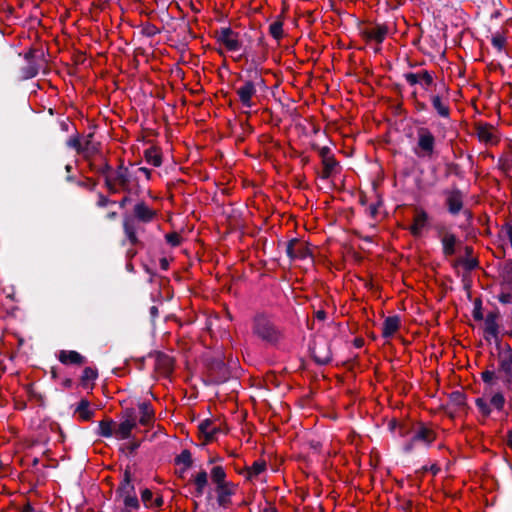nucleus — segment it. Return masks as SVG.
I'll return each mask as SVG.
<instances>
[{
	"mask_svg": "<svg viewBox=\"0 0 512 512\" xmlns=\"http://www.w3.org/2000/svg\"><path fill=\"white\" fill-rule=\"evenodd\" d=\"M396 428L398 429L399 436H409V440L403 445V451L406 453H409L420 446L428 447L434 442L436 438L435 432L422 423H417L414 425L403 424L399 426L396 424L391 425V429Z\"/></svg>",
	"mask_w": 512,
	"mask_h": 512,
	"instance_id": "obj_1",
	"label": "nucleus"
},
{
	"mask_svg": "<svg viewBox=\"0 0 512 512\" xmlns=\"http://www.w3.org/2000/svg\"><path fill=\"white\" fill-rule=\"evenodd\" d=\"M253 331L255 335L267 342L272 343L279 339V332L273 326L270 320L263 315H258L255 317Z\"/></svg>",
	"mask_w": 512,
	"mask_h": 512,
	"instance_id": "obj_2",
	"label": "nucleus"
},
{
	"mask_svg": "<svg viewBox=\"0 0 512 512\" xmlns=\"http://www.w3.org/2000/svg\"><path fill=\"white\" fill-rule=\"evenodd\" d=\"M435 137L427 128L417 131V148L415 153L420 157H430L434 152Z\"/></svg>",
	"mask_w": 512,
	"mask_h": 512,
	"instance_id": "obj_3",
	"label": "nucleus"
},
{
	"mask_svg": "<svg viewBox=\"0 0 512 512\" xmlns=\"http://www.w3.org/2000/svg\"><path fill=\"white\" fill-rule=\"evenodd\" d=\"M217 39L228 51L236 52L241 49L239 34L228 27L221 28L217 32Z\"/></svg>",
	"mask_w": 512,
	"mask_h": 512,
	"instance_id": "obj_4",
	"label": "nucleus"
},
{
	"mask_svg": "<svg viewBox=\"0 0 512 512\" xmlns=\"http://www.w3.org/2000/svg\"><path fill=\"white\" fill-rule=\"evenodd\" d=\"M135 427L136 419L134 416V411L130 410L127 412V416L122 422L116 423L115 438L118 440L128 439L131 435V431Z\"/></svg>",
	"mask_w": 512,
	"mask_h": 512,
	"instance_id": "obj_5",
	"label": "nucleus"
},
{
	"mask_svg": "<svg viewBox=\"0 0 512 512\" xmlns=\"http://www.w3.org/2000/svg\"><path fill=\"white\" fill-rule=\"evenodd\" d=\"M236 93L244 107L251 108L253 106L252 98L256 94V87L253 82L246 81L241 87L237 88Z\"/></svg>",
	"mask_w": 512,
	"mask_h": 512,
	"instance_id": "obj_6",
	"label": "nucleus"
},
{
	"mask_svg": "<svg viewBox=\"0 0 512 512\" xmlns=\"http://www.w3.org/2000/svg\"><path fill=\"white\" fill-rule=\"evenodd\" d=\"M237 486L232 482L216 486L217 501L220 506H227L231 502V496L236 493Z\"/></svg>",
	"mask_w": 512,
	"mask_h": 512,
	"instance_id": "obj_7",
	"label": "nucleus"
},
{
	"mask_svg": "<svg viewBox=\"0 0 512 512\" xmlns=\"http://www.w3.org/2000/svg\"><path fill=\"white\" fill-rule=\"evenodd\" d=\"M429 216L423 209H416L413 224L410 227V231L414 236L421 235L423 229L428 224Z\"/></svg>",
	"mask_w": 512,
	"mask_h": 512,
	"instance_id": "obj_8",
	"label": "nucleus"
},
{
	"mask_svg": "<svg viewBox=\"0 0 512 512\" xmlns=\"http://www.w3.org/2000/svg\"><path fill=\"white\" fill-rule=\"evenodd\" d=\"M266 468V461L259 459L253 462L251 466L246 467L243 475L247 480L254 481L266 471Z\"/></svg>",
	"mask_w": 512,
	"mask_h": 512,
	"instance_id": "obj_9",
	"label": "nucleus"
},
{
	"mask_svg": "<svg viewBox=\"0 0 512 512\" xmlns=\"http://www.w3.org/2000/svg\"><path fill=\"white\" fill-rule=\"evenodd\" d=\"M58 360L65 365H81L85 362V358L73 350H61L58 353Z\"/></svg>",
	"mask_w": 512,
	"mask_h": 512,
	"instance_id": "obj_10",
	"label": "nucleus"
},
{
	"mask_svg": "<svg viewBox=\"0 0 512 512\" xmlns=\"http://www.w3.org/2000/svg\"><path fill=\"white\" fill-rule=\"evenodd\" d=\"M498 314L497 313H489L484 321V333L485 337L488 338H497L498 336Z\"/></svg>",
	"mask_w": 512,
	"mask_h": 512,
	"instance_id": "obj_11",
	"label": "nucleus"
},
{
	"mask_svg": "<svg viewBox=\"0 0 512 512\" xmlns=\"http://www.w3.org/2000/svg\"><path fill=\"white\" fill-rule=\"evenodd\" d=\"M449 212L457 214L463 206V197L459 191H450L447 194L446 199Z\"/></svg>",
	"mask_w": 512,
	"mask_h": 512,
	"instance_id": "obj_12",
	"label": "nucleus"
},
{
	"mask_svg": "<svg viewBox=\"0 0 512 512\" xmlns=\"http://www.w3.org/2000/svg\"><path fill=\"white\" fill-rule=\"evenodd\" d=\"M400 327V318L398 316H390L384 320L382 335L384 338L392 337Z\"/></svg>",
	"mask_w": 512,
	"mask_h": 512,
	"instance_id": "obj_13",
	"label": "nucleus"
},
{
	"mask_svg": "<svg viewBox=\"0 0 512 512\" xmlns=\"http://www.w3.org/2000/svg\"><path fill=\"white\" fill-rule=\"evenodd\" d=\"M139 408V423L143 426H148L154 421V410L147 402H142L138 405Z\"/></svg>",
	"mask_w": 512,
	"mask_h": 512,
	"instance_id": "obj_14",
	"label": "nucleus"
},
{
	"mask_svg": "<svg viewBox=\"0 0 512 512\" xmlns=\"http://www.w3.org/2000/svg\"><path fill=\"white\" fill-rule=\"evenodd\" d=\"M405 79L410 85L420 83L428 86L433 81L432 76L427 71H422L420 73H407L405 74Z\"/></svg>",
	"mask_w": 512,
	"mask_h": 512,
	"instance_id": "obj_15",
	"label": "nucleus"
},
{
	"mask_svg": "<svg viewBox=\"0 0 512 512\" xmlns=\"http://www.w3.org/2000/svg\"><path fill=\"white\" fill-rule=\"evenodd\" d=\"M199 431L203 434L206 441H212L215 438V435L219 432V428L211 421L205 420L200 423Z\"/></svg>",
	"mask_w": 512,
	"mask_h": 512,
	"instance_id": "obj_16",
	"label": "nucleus"
},
{
	"mask_svg": "<svg viewBox=\"0 0 512 512\" xmlns=\"http://www.w3.org/2000/svg\"><path fill=\"white\" fill-rule=\"evenodd\" d=\"M134 213L135 216L143 222L151 221L155 215L154 211L144 203L137 204L134 208Z\"/></svg>",
	"mask_w": 512,
	"mask_h": 512,
	"instance_id": "obj_17",
	"label": "nucleus"
},
{
	"mask_svg": "<svg viewBox=\"0 0 512 512\" xmlns=\"http://www.w3.org/2000/svg\"><path fill=\"white\" fill-rule=\"evenodd\" d=\"M477 135L479 140L484 143L496 142L495 130L492 126H479L477 128Z\"/></svg>",
	"mask_w": 512,
	"mask_h": 512,
	"instance_id": "obj_18",
	"label": "nucleus"
},
{
	"mask_svg": "<svg viewBox=\"0 0 512 512\" xmlns=\"http://www.w3.org/2000/svg\"><path fill=\"white\" fill-rule=\"evenodd\" d=\"M116 422L111 419L102 420L98 426V434L102 437H115Z\"/></svg>",
	"mask_w": 512,
	"mask_h": 512,
	"instance_id": "obj_19",
	"label": "nucleus"
},
{
	"mask_svg": "<svg viewBox=\"0 0 512 512\" xmlns=\"http://www.w3.org/2000/svg\"><path fill=\"white\" fill-rule=\"evenodd\" d=\"M197 495H202L208 485V474L205 470L198 472L193 479Z\"/></svg>",
	"mask_w": 512,
	"mask_h": 512,
	"instance_id": "obj_20",
	"label": "nucleus"
},
{
	"mask_svg": "<svg viewBox=\"0 0 512 512\" xmlns=\"http://www.w3.org/2000/svg\"><path fill=\"white\" fill-rule=\"evenodd\" d=\"M322 177L329 178L335 172L337 162L332 155H324Z\"/></svg>",
	"mask_w": 512,
	"mask_h": 512,
	"instance_id": "obj_21",
	"label": "nucleus"
},
{
	"mask_svg": "<svg viewBox=\"0 0 512 512\" xmlns=\"http://www.w3.org/2000/svg\"><path fill=\"white\" fill-rule=\"evenodd\" d=\"M443 252L445 255H452L455 252L456 237L451 233L443 234L441 238Z\"/></svg>",
	"mask_w": 512,
	"mask_h": 512,
	"instance_id": "obj_22",
	"label": "nucleus"
},
{
	"mask_svg": "<svg viewBox=\"0 0 512 512\" xmlns=\"http://www.w3.org/2000/svg\"><path fill=\"white\" fill-rule=\"evenodd\" d=\"M431 101H432V105H433L434 109L437 111V113L441 117L449 116V113H450L449 107H448L447 103L445 101H443L440 96H438V95L432 96Z\"/></svg>",
	"mask_w": 512,
	"mask_h": 512,
	"instance_id": "obj_23",
	"label": "nucleus"
},
{
	"mask_svg": "<svg viewBox=\"0 0 512 512\" xmlns=\"http://www.w3.org/2000/svg\"><path fill=\"white\" fill-rule=\"evenodd\" d=\"M210 475L216 486L228 483L226 481V472L222 466H214L210 471Z\"/></svg>",
	"mask_w": 512,
	"mask_h": 512,
	"instance_id": "obj_24",
	"label": "nucleus"
},
{
	"mask_svg": "<svg viewBox=\"0 0 512 512\" xmlns=\"http://www.w3.org/2000/svg\"><path fill=\"white\" fill-rule=\"evenodd\" d=\"M178 466H182V472H185L192 465V455L190 451L183 450L175 459Z\"/></svg>",
	"mask_w": 512,
	"mask_h": 512,
	"instance_id": "obj_25",
	"label": "nucleus"
},
{
	"mask_svg": "<svg viewBox=\"0 0 512 512\" xmlns=\"http://www.w3.org/2000/svg\"><path fill=\"white\" fill-rule=\"evenodd\" d=\"M124 231L131 244L137 243L136 226L132 219L128 218L124 221Z\"/></svg>",
	"mask_w": 512,
	"mask_h": 512,
	"instance_id": "obj_26",
	"label": "nucleus"
},
{
	"mask_svg": "<svg viewBox=\"0 0 512 512\" xmlns=\"http://www.w3.org/2000/svg\"><path fill=\"white\" fill-rule=\"evenodd\" d=\"M300 242L298 240H292L289 242L288 246H287V254L289 255L290 258H301V259H304L306 257H308V252L306 251L305 253H300L298 254V250L300 248Z\"/></svg>",
	"mask_w": 512,
	"mask_h": 512,
	"instance_id": "obj_27",
	"label": "nucleus"
},
{
	"mask_svg": "<svg viewBox=\"0 0 512 512\" xmlns=\"http://www.w3.org/2000/svg\"><path fill=\"white\" fill-rule=\"evenodd\" d=\"M76 412L78 413L79 417L84 421L90 420L94 413L93 410L90 409L88 401L85 400H82L79 403Z\"/></svg>",
	"mask_w": 512,
	"mask_h": 512,
	"instance_id": "obj_28",
	"label": "nucleus"
},
{
	"mask_svg": "<svg viewBox=\"0 0 512 512\" xmlns=\"http://www.w3.org/2000/svg\"><path fill=\"white\" fill-rule=\"evenodd\" d=\"M122 497H123L125 507L129 512L136 510L139 507L138 499L134 493L127 491V494Z\"/></svg>",
	"mask_w": 512,
	"mask_h": 512,
	"instance_id": "obj_29",
	"label": "nucleus"
},
{
	"mask_svg": "<svg viewBox=\"0 0 512 512\" xmlns=\"http://www.w3.org/2000/svg\"><path fill=\"white\" fill-rule=\"evenodd\" d=\"M313 355L317 362L321 364H326L330 361L331 355L328 349H326L323 353L320 347L315 346L313 348Z\"/></svg>",
	"mask_w": 512,
	"mask_h": 512,
	"instance_id": "obj_30",
	"label": "nucleus"
},
{
	"mask_svg": "<svg viewBox=\"0 0 512 512\" xmlns=\"http://www.w3.org/2000/svg\"><path fill=\"white\" fill-rule=\"evenodd\" d=\"M157 366L163 369V373L168 374L173 369V361L169 356H159Z\"/></svg>",
	"mask_w": 512,
	"mask_h": 512,
	"instance_id": "obj_31",
	"label": "nucleus"
},
{
	"mask_svg": "<svg viewBox=\"0 0 512 512\" xmlns=\"http://www.w3.org/2000/svg\"><path fill=\"white\" fill-rule=\"evenodd\" d=\"M490 406H493L497 410H501L505 404V398L502 393L497 392L491 395L489 399Z\"/></svg>",
	"mask_w": 512,
	"mask_h": 512,
	"instance_id": "obj_32",
	"label": "nucleus"
},
{
	"mask_svg": "<svg viewBox=\"0 0 512 512\" xmlns=\"http://www.w3.org/2000/svg\"><path fill=\"white\" fill-rule=\"evenodd\" d=\"M387 34L385 27H376L369 32V37L377 42H382Z\"/></svg>",
	"mask_w": 512,
	"mask_h": 512,
	"instance_id": "obj_33",
	"label": "nucleus"
},
{
	"mask_svg": "<svg viewBox=\"0 0 512 512\" xmlns=\"http://www.w3.org/2000/svg\"><path fill=\"white\" fill-rule=\"evenodd\" d=\"M97 376H98V373L94 368L86 367L83 370V374H82V378H81L83 385H87L89 382L94 381L97 378Z\"/></svg>",
	"mask_w": 512,
	"mask_h": 512,
	"instance_id": "obj_34",
	"label": "nucleus"
},
{
	"mask_svg": "<svg viewBox=\"0 0 512 512\" xmlns=\"http://www.w3.org/2000/svg\"><path fill=\"white\" fill-rule=\"evenodd\" d=\"M269 31L273 38H275L276 40L281 39L283 36L282 23L279 21L273 22L269 27Z\"/></svg>",
	"mask_w": 512,
	"mask_h": 512,
	"instance_id": "obj_35",
	"label": "nucleus"
},
{
	"mask_svg": "<svg viewBox=\"0 0 512 512\" xmlns=\"http://www.w3.org/2000/svg\"><path fill=\"white\" fill-rule=\"evenodd\" d=\"M146 160L149 164L155 166V167H158L161 165L162 161H161V157L160 155L157 153L156 150H148L146 151Z\"/></svg>",
	"mask_w": 512,
	"mask_h": 512,
	"instance_id": "obj_36",
	"label": "nucleus"
},
{
	"mask_svg": "<svg viewBox=\"0 0 512 512\" xmlns=\"http://www.w3.org/2000/svg\"><path fill=\"white\" fill-rule=\"evenodd\" d=\"M92 134H89L84 142H82V151L81 153L89 154L96 150V147L92 144Z\"/></svg>",
	"mask_w": 512,
	"mask_h": 512,
	"instance_id": "obj_37",
	"label": "nucleus"
},
{
	"mask_svg": "<svg viewBox=\"0 0 512 512\" xmlns=\"http://www.w3.org/2000/svg\"><path fill=\"white\" fill-rule=\"evenodd\" d=\"M476 406L481 411V413L485 416H488L491 412L490 404L484 398L476 399Z\"/></svg>",
	"mask_w": 512,
	"mask_h": 512,
	"instance_id": "obj_38",
	"label": "nucleus"
},
{
	"mask_svg": "<svg viewBox=\"0 0 512 512\" xmlns=\"http://www.w3.org/2000/svg\"><path fill=\"white\" fill-rule=\"evenodd\" d=\"M133 490H134V488H133V486L130 483V480L128 478V473L126 472L125 473V479L122 482V484H121V486L119 488V491H120L122 496H125L127 494V491H130L131 493H134Z\"/></svg>",
	"mask_w": 512,
	"mask_h": 512,
	"instance_id": "obj_39",
	"label": "nucleus"
},
{
	"mask_svg": "<svg viewBox=\"0 0 512 512\" xmlns=\"http://www.w3.org/2000/svg\"><path fill=\"white\" fill-rule=\"evenodd\" d=\"M67 145L73 149H75L78 153H81L82 151V141L78 136L71 137L67 141Z\"/></svg>",
	"mask_w": 512,
	"mask_h": 512,
	"instance_id": "obj_40",
	"label": "nucleus"
},
{
	"mask_svg": "<svg viewBox=\"0 0 512 512\" xmlns=\"http://www.w3.org/2000/svg\"><path fill=\"white\" fill-rule=\"evenodd\" d=\"M167 242L172 246H177L180 243V237L176 233L166 235Z\"/></svg>",
	"mask_w": 512,
	"mask_h": 512,
	"instance_id": "obj_41",
	"label": "nucleus"
},
{
	"mask_svg": "<svg viewBox=\"0 0 512 512\" xmlns=\"http://www.w3.org/2000/svg\"><path fill=\"white\" fill-rule=\"evenodd\" d=\"M152 496H153V494H152V492L150 490L145 489V490L142 491L141 498H142V501L144 502V504L146 506L149 505V502L151 501Z\"/></svg>",
	"mask_w": 512,
	"mask_h": 512,
	"instance_id": "obj_42",
	"label": "nucleus"
},
{
	"mask_svg": "<svg viewBox=\"0 0 512 512\" xmlns=\"http://www.w3.org/2000/svg\"><path fill=\"white\" fill-rule=\"evenodd\" d=\"M498 299L501 303L503 304H509V303H512V294L510 293H501L499 296H498Z\"/></svg>",
	"mask_w": 512,
	"mask_h": 512,
	"instance_id": "obj_43",
	"label": "nucleus"
},
{
	"mask_svg": "<svg viewBox=\"0 0 512 512\" xmlns=\"http://www.w3.org/2000/svg\"><path fill=\"white\" fill-rule=\"evenodd\" d=\"M494 372L492 371H485L482 373V379L486 383H490L494 379Z\"/></svg>",
	"mask_w": 512,
	"mask_h": 512,
	"instance_id": "obj_44",
	"label": "nucleus"
},
{
	"mask_svg": "<svg viewBox=\"0 0 512 512\" xmlns=\"http://www.w3.org/2000/svg\"><path fill=\"white\" fill-rule=\"evenodd\" d=\"M502 367L505 370H511L512 369V354H510L508 359L503 362Z\"/></svg>",
	"mask_w": 512,
	"mask_h": 512,
	"instance_id": "obj_45",
	"label": "nucleus"
},
{
	"mask_svg": "<svg viewBox=\"0 0 512 512\" xmlns=\"http://www.w3.org/2000/svg\"><path fill=\"white\" fill-rule=\"evenodd\" d=\"M300 245L301 246H300V248L298 250V254L303 253V252L305 253L307 251L308 252V256H309L310 255L309 249L302 242H300Z\"/></svg>",
	"mask_w": 512,
	"mask_h": 512,
	"instance_id": "obj_46",
	"label": "nucleus"
},
{
	"mask_svg": "<svg viewBox=\"0 0 512 512\" xmlns=\"http://www.w3.org/2000/svg\"><path fill=\"white\" fill-rule=\"evenodd\" d=\"M320 154H321L322 160L324 159V155H331L329 149L326 147L321 149Z\"/></svg>",
	"mask_w": 512,
	"mask_h": 512,
	"instance_id": "obj_47",
	"label": "nucleus"
},
{
	"mask_svg": "<svg viewBox=\"0 0 512 512\" xmlns=\"http://www.w3.org/2000/svg\"><path fill=\"white\" fill-rule=\"evenodd\" d=\"M108 203V199L105 198V197H101L100 200H99V205L100 206H104Z\"/></svg>",
	"mask_w": 512,
	"mask_h": 512,
	"instance_id": "obj_48",
	"label": "nucleus"
},
{
	"mask_svg": "<svg viewBox=\"0 0 512 512\" xmlns=\"http://www.w3.org/2000/svg\"><path fill=\"white\" fill-rule=\"evenodd\" d=\"M474 317H475V319H482V314H481V312H480V311H478V310H476V311L474 312Z\"/></svg>",
	"mask_w": 512,
	"mask_h": 512,
	"instance_id": "obj_49",
	"label": "nucleus"
},
{
	"mask_svg": "<svg viewBox=\"0 0 512 512\" xmlns=\"http://www.w3.org/2000/svg\"><path fill=\"white\" fill-rule=\"evenodd\" d=\"M324 315H325V314H324V312H323V311H319V312H317V317H318L319 319H323V318H324Z\"/></svg>",
	"mask_w": 512,
	"mask_h": 512,
	"instance_id": "obj_50",
	"label": "nucleus"
},
{
	"mask_svg": "<svg viewBox=\"0 0 512 512\" xmlns=\"http://www.w3.org/2000/svg\"><path fill=\"white\" fill-rule=\"evenodd\" d=\"M115 217H116V213L115 212H111V213L108 214V218L109 219H113Z\"/></svg>",
	"mask_w": 512,
	"mask_h": 512,
	"instance_id": "obj_51",
	"label": "nucleus"
},
{
	"mask_svg": "<svg viewBox=\"0 0 512 512\" xmlns=\"http://www.w3.org/2000/svg\"><path fill=\"white\" fill-rule=\"evenodd\" d=\"M141 171H143L147 176L149 175V170L146 168H141Z\"/></svg>",
	"mask_w": 512,
	"mask_h": 512,
	"instance_id": "obj_52",
	"label": "nucleus"
},
{
	"mask_svg": "<svg viewBox=\"0 0 512 512\" xmlns=\"http://www.w3.org/2000/svg\"><path fill=\"white\" fill-rule=\"evenodd\" d=\"M161 504H162V501H161V500H158V501H157V506H161Z\"/></svg>",
	"mask_w": 512,
	"mask_h": 512,
	"instance_id": "obj_53",
	"label": "nucleus"
}]
</instances>
